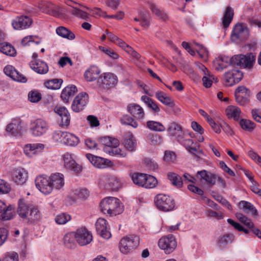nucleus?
<instances>
[{"label": "nucleus", "mask_w": 261, "mask_h": 261, "mask_svg": "<svg viewBox=\"0 0 261 261\" xmlns=\"http://www.w3.org/2000/svg\"><path fill=\"white\" fill-rule=\"evenodd\" d=\"M99 86L105 89L113 87L117 83L116 75L111 72L104 73L98 80Z\"/></svg>", "instance_id": "nucleus-12"}, {"label": "nucleus", "mask_w": 261, "mask_h": 261, "mask_svg": "<svg viewBox=\"0 0 261 261\" xmlns=\"http://www.w3.org/2000/svg\"><path fill=\"white\" fill-rule=\"evenodd\" d=\"M12 179L17 185H22L25 182L28 173L23 168H19L14 170L12 173Z\"/></svg>", "instance_id": "nucleus-29"}, {"label": "nucleus", "mask_w": 261, "mask_h": 261, "mask_svg": "<svg viewBox=\"0 0 261 261\" xmlns=\"http://www.w3.org/2000/svg\"><path fill=\"white\" fill-rule=\"evenodd\" d=\"M103 185L106 188L112 191H118L121 186L119 179L114 175H106L103 177L101 179Z\"/></svg>", "instance_id": "nucleus-17"}, {"label": "nucleus", "mask_w": 261, "mask_h": 261, "mask_svg": "<svg viewBox=\"0 0 261 261\" xmlns=\"http://www.w3.org/2000/svg\"><path fill=\"white\" fill-rule=\"evenodd\" d=\"M130 176L135 185L139 187H143L145 178L146 177V174L134 173L130 174Z\"/></svg>", "instance_id": "nucleus-46"}, {"label": "nucleus", "mask_w": 261, "mask_h": 261, "mask_svg": "<svg viewBox=\"0 0 261 261\" xmlns=\"http://www.w3.org/2000/svg\"><path fill=\"white\" fill-rule=\"evenodd\" d=\"M74 194L79 199H85L89 196V192L87 189H79L74 191Z\"/></svg>", "instance_id": "nucleus-62"}, {"label": "nucleus", "mask_w": 261, "mask_h": 261, "mask_svg": "<svg viewBox=\"0 0 261 261\" xmlns=\"http://www.w3.org/2000/svg\"><path fill=\"white\" fill-rule=\"evenodd\" d=\"M63 160L66 168L75 173H79L82 171V167L75 162L71 154L66 153L63 156Z\"/></svg>", "instance_id": "nucleus-20"}, {"label": "nucleus", "mask_w": 261, "mask_h": 261, "mask_svg": "<svg viewBox=\"0 0 261 261\" xmlns=\"http://www.w3.org/2000/svg\"><path fill=\"white\" fill-rule=\"evenodd\" d=\"M39 8L41 12L54 16L59 17L61 13V9L59 7L49 2L40 4Z\"/></svg>", "instance_id": "nucleus-19"}, {"label": "nucleus", "mask_w": 261, "mask_h": 261, "mask_svg": "<svg viewBox=\"0 0 261 261\" xmlns=\"http://www.w3.org/2000/svg\"><path fill=\"white\" fill-rule=\"evenodd\" d=\"M145 4L159 19L163 21H166L168 19V16L165 11L159 8L155 4L149 0H146Z\"/></svg>", "instance_id": "nucleus-23"}, {"label": "nucleus", "mask_w": 261, "mask_h": 261, "mask_svg": "<svg viewBox=\"0 0 261 261\" xmlns=\"http://www.w3.org/2000/svg\"><path fill=\"white\" fill-rule=\"evenodd\" d=\"M54 111L61 118L62 125L68 126L70 124V114L65 107L56 106L54 108Z\"/></svg>", "instance_id": "nucleus-26"}, {"label": "nucleus", "mask_w": 261, "mask_h": 261, "mask_svg": "<svg viewBox=\"0 0 261 261\" xmlns=\"http://www.w3.org/2000/svg\"><path fill=\"white\" fill-rule=\"evenodd\" d=\"M64 243L66 247L73 248L75 247V234L74 232L67 233L64 237Z\"/></svg>", "instance_id": "nucleus-42"}, {"label": "nucleus", "mask_w": 261, "mask_h": 261, "mask_svg": "<svg viewBox=\"0 0 261 261\" xmlns=\"http://www.w3.org/2000/svg\"><path fill=\"white\" fill-rule=\"evenodd\" d=\"M57 34L62 37L67 38L69 40H73L75 38L74 34L63 27H59L56 29Z\"/></svg>", "instance_id": "nucleus-43"}, {"label": "nucleus", "mask_w": 261, "mask_h": 261, "mask_svg": "<svg viewBox=\"0 0 261 261\" xmlns=\"http://www.w3.org/2000/svg\"><path fill=\"white\" fill-rule=\"evenodd\" d=\"M197 173L200 176L201 179H203L207 184L212 185L215 184L217 177L214 174L204 170L198 171Z\"/></svg>", "instance_id": "nucleus-37"}, {"label": "nucleus", "mask_w": 261, "mask_h": 261, "mask_svg": "<svg viewBox=\"0 0 261 261\" xmlns=\"http://www.w3.org/2000/svg\"><path fill=\"white\" fill-rule=\"evenodd\" d=\"M232 58L228 57H221L216 58L214 64L215 68L217 70H222L223 69L227 67L230 64H232Z\"/></svg>", "instance_id": "nucleus-32"}, {"label": "nucleus", "mask_w": 261, "mask_h": 261, "mask_svg": "<svg viewBox=\"0 0 261 261\" xmlns=\"http://www.w3.org/2000/svg\"><path fill=\"white\" fill-rule=\"evenodd\" d=\"M249 34V29L246 25L243 23H238L234 25L231 37L233 41H242L246 40Z\"/></svg>", "instance_id": "nucleus-8"}, {"label": "nucleus", "mask_w": 261, "mask_h": 261, "mask_svg": "<svg viewBox=\"0 0 261 261\" xmlns=\"http://www.w3.org/2000/svg\"><path fill=\"white\" fill-rule=\"evenodd\" d=\"M88 101L89 96L87 93H80L73 100L71 109L75 112H79L85 108Z\"/></svg>", "instance_id": "nucleus-11"}, {"label": "nucleus", "mask_w": 261, "mask_h": 261, "mask_svg": "<svg viewBox=\"0 0 261 261\" xmlns=\"http://www.w3.org/2000/svg\"><path fill=\"white\" fill-rule=\"evenodd\" d=\"M66 133V132L56 130L53 133L52 138L55 141L63 143Z\"/></svg>", "instance_id": "nucleus-60"}, {"label": "nucleus", "mask_w": 261, "mask_h": 261, "mask_svg": "<svg viewBox=\"0 0 261 261\" xmlns=\"http://www.w3.org/2000/svg\"><path fill=\"white\" fill-rule=\"evenodd\" d=\"M21 130V121L20 120H13L8 124L6 128V132L9 134L17 136Z\"/></svg>", "instance_id": "nucleus-31"}, {"label": "nucleus", "mask_w": 261, "mask_h": 261, "mask_svg": "<svg viewBox=\"0 0 261 261\" xmlns=\"http://www.w3.org/2000/svg\"><path fill=\"white\" fill-rule=\"evenodd\" d=\"M167 132L169 136L175 137L177 141H181L184 136L181 127L175 122H172L169 124Z\"/></svg>", "instance_id": "nucleus-27"}, {"label": "nucleus", "mask_w": 261, "mask_h": 261, "mask_svg": "<svg viewBox=\"0 0 261 261\" xmlns=\"http://www.w3.org/2000/svg\"><path fill=\"white\" fill-rule=\"evenodd\" d=\"M69 11L74 16L83 19H87L89 18V14L76 7L69 10Z\"/></svg>", "instance_id": "nucleus-55"}, {"label": "nucleus", "mask_w": 261, "mask_h": 261, "mask_svg": "<svg viewBox=\"0 0 261 261\" xmlns=\"http://www.w3.org/2000/svg\"><path fill=\"white\" fill-rule=\"evenodd\" d=\"M35 185L36 188L44 195H48L53 191L49 176H37L35 179Z\"/></svg>", "instance_id": "nucleus-10"}, {"label": "nucleus", "mask_w": 261, "mask_h": 261, "mask_svg": "<svg viewBox=\"0 0 261 261\" xmlns=\"http://www.w3.org/2000/svg\"><path fill=\"white\" fill-rule=\"evenodd\" d=\"M155 97L160 101L166 106L169 107H173L174 106L173 102L171 97L168 96L167 94L163 92H156Z\"/></svg>", "instance_id": "nucleus-40"}, {"label": "nucleus", "mask_w": 261, "mask_h": 261, "mask_svg": "<svg viewBox=\"0 0 261 261\" xmlns=\"http://www.w3.org/2000/svg\"><path fill=\"white\" fill-rule=\"evenodd\" d=\"M77 88L74 85H70L65 87L61 94V98L65 102H68L70 96L77 92Z\"/></svg>", "instance_id": "nucleus-36"}, {"label": "nucleus", "mask_w": 261, "mask_h": 261, "mask_svg": "<svg viewBox=\"0 0 261 261\" xmlns=\"http://www.w3.org/2000/svg\"><path fill=\"white\" fill-rule=\"evenodd\" d=\"M241 127L246 131L251 132L255 127V124L251 121L242 119L240 121Z\"/></svg>", "instance_id": "nucleus-53"}, {"label": "nucleus", "mask_w": 261, "mask_h": 261, "mask_svg": "<svg viewBox=\"0 0 261 261\" xmlns=\"http://www.w3.org/2000/svg\"><path fill=\"white\" fill-rule=\"evenodd\" d=\"M225 112L228 118H233L235 120L239 119L241 110L238 107L229 106L226 109Z\"/></svg>", "instance_id": "nucleus-39"}, {"label": "nucleus", "mask_w": 261, "mask_h": 261, "mask_svg": "<svg viewBox=\"0 0 261 261\" xmlns=\"http://www.w3.org/2000/svg\"><path fill=\"white\" fill-rule=\"evenodd\" d=\"M143 187L146 189H151L154 188L158 184L157 179L153 176L146 174L145 178Z\"/></svg>", "instance_id": "nucleus-49"}, {"label": "nucleus", "mask_w": 261, "mask_h": 261, "mask_svg": "<svg viewBox=\"0 0 261 261\" xmlns=\"http://www.w3.org/2000/svg\"><path fill=\"white\" fill-rule=\"evenodd\" d=\"M146 126L149 129L154 132H162L165 130V127L160 122L155 121H148Z\"/></svg>", "instance_id": "nucleus-45"}, {"label": "nucleus", "mask_w": 261, "mask_h": 261, "mask_svg": "<svg viewBox=\"0 0 261 261\" xmlns=\"http://www.w3.org/2000/svg\"><path fill=\"white\" fill-rule=\"evenodd\" d=\"M32 19L26 15H20L16 17L12 21V25L14 29L21 30L27 29L32 25Z\"/></svg>", "instance_id": "nucleus-13"}, {"label": "nucleus", "mask_w": 261, "mask_h": 261, "mask_svg": "<svg viewBox=\"0 0 261 261\" xmlns=\"http://www.w3.org/2000/svg\"><path fill=\"white\" fill-rule=\"evenodd\" d=\"M233 240V236L227 234L219 237L218 244L220 247H225L227 244L231 243Z\"/></svg>", "instance_id": "nucleus-56"}, {"label": "nucleus", "mask_w": 261, "mask_h": 261, "mask_svg": "<svg viewBox=\"0 0 261 261\" xmlns=\"http://www.w3.org/2000/svg\"><path fill=\"white\" fill-rule=\"evenodd\" d=\"M70 220V216L66 213L59 214L55 218L56 222L60 225L65 224Z\"/></svg>", "instance_id": "nucleus-59"}, {"label": "nucleus", "mask_w": 261, "mask_h": 261, "mask_svg": "<svg viewBox=\"0 0 261 261\" xmlns=\"http://www.w3.org/2000/svg\"><path fill=\"white\" fill-rule=\"evenodd\" d=\"M147 138L148 141L153 145L160 144L162 142V137L156 134L150 133L147 136Z\"/></svg>", "instance_id": "nucleus-58"}, {"label": "nucleus", "mask_w": 261, "mask_h": 261, "mask_svg": "<svg viewBox=\"0 0 261 261\" xmlns=\"http://www.w3.org/2000/svg\"><path fill=\"white\" fill-rule=\"evenodd\" d=\"M167 177L173 185L178 188H180L182 186L183 180L181 177L176 173L169 172L167 174Z\"/></svg>", "instance_id": "nucleus-44"}, {"label": "nucleus", "mask_w": 261, "mask_h": 261, "mask_svg": "<svg viewBox=\"0 0 261 261\" xmlns=\"http://www.w3.org/2000/svg\"><path fill=\"white\" fill-rule=\"evenodd\" d=\"M14 209L15 207L13 205L9 204L8 206L6 205V208L1 213V219L3 220H10L13 219L15 216Z\"/></svg>", "instance_id": "nucleus-38"}, {"label": "nucleus", "mask_w": 261, "mask_h": 261, "mask_svg": "<svg viewBox=\"0 0 261 261\" xmlns=\"http://www.w3.org/2000/svg\"><path fill=\"white\" fill-rule=\"evenodd\" d=\"M49 128V124L46 121L37 119L31 122L30 132L34 137H40L45 134Z\"/></svg>", "instance_id": "nucleus-6"}, {"label": "nucleus", "mask_w": 261, "mask_h": 261, "mask_svg": "<svg viewBox=\"0 0 261 261\" xmlns=\"http://www.w3.org/2000/svg\"><path fill=\"white\" fill-rule=\"evenodd\" d=\"M75 232V240L80 246L89 244L92 240V236L85 227L78 229Z\"/></svg>", "instance_id": "nucleus-14"}, {"label": "nucleus", "mask_w": 261, "mask_h": 261, "mask_svg": "<svg viewBox=\"0 0 261 261\" xmlns=\"http://www.w3.org/2000/svg\"><path fill=\"white\" fill-rule=\"evenodd\" d=\"M30 66L36 72L44 74L48 71L47 64L40 60H32L30 63Z\"/></svg>", "instance_id": "nucleus-28"}, {"label": "nucleus", "mask_w": 261, "mask_h": 261, "mask_svg": "<svg viewBox=\"0 0 261 261\" xmlns=\"http://www.w3.org/2000/svg\"><path fill=\"white\" fill-rule=\"evenodd\" d=\"M49 178L50 179V184L52 190H61L65 184L64 175L60 173L52 174Z\"/></svg>", "instance_id": "nucleus-25"}, {"label": "nucleus", "mask_w": 261, "mask_h": 261, "mask_svg": "<svg viewBox=\"0 0 261 261\" xmlns=\"http://www.w3.org/2000/svg\"><path fill=\"white\" fill-rule=\"evenodd\" d=\"M0 51L10 56H14L16 54L15 48L11 44L7 43L0 44Z\"/></svg>", "instance_id": "nucleus-47"}, {"label": "nucleus", "mask_w": 261, "mask_h": 261, "mask_svg": "<svg viewBox=\"0 0 261 261\" xmlns=\"http://www.w3.org/2000/svg\"><path fill=\"white\" fill-rule=\"evenodd\" d=\"M181 140L178 141L179 143L184 145L187 150L191 153L196 155L198 150L195 147V144L194 143L193 141L191 139H185L184 136H182Z\"/></svg>", "instance_id": "nucleus-35"}, {"label": "nucleus", "mask_w": 261, "mask_h": 261, "mask_svg": "<svg viewBox=\"0 0 261 261\" xmlns=\"http://www.w3.org/2000/svg\"><path fill=\"white\" fill-rule=\"evenodd\" d=\"M100 141L105 146L103 150L109 154L117 155L118 157L126 156V151L117 147L119 143L117 139L108 136L102 138Z\"/></svg>", "instance_id": "nucleus-3"}, {"label": "nucleus", "mask_w": 261, "mask_h": 261, "mask_svg": "<svg viewBox=\"0 0 261 261\" xmlns=\"http://www.w3.org/2000/svg\"><path fill=\"white\" fill-rule=\"evenodd\" d=\"M125 147L130 151H134L136 149V142L134 137L132 136L126 138L124 141Z\"/></svg>", "instance_id": "nucleus-57"}, {"label": "nucleus", "mask_w": 261, "mask_h": 261, "mask_svg": "<svg viewBox=\"0 0 261 261\" xmlns=\"http://www.w3.org/2000/svg\"><path fill=\"white\" fill-rule=\"evenodd\" d=\"M101 211L104 214L116 216L122 213L123 206L119 199L113 197H109L100 202Z\"/></svg>", "instance_id": "nucleus-2"}, {"label": "nucleus", "mask_w": 261, "mask_h": 261, "mask_svg": "<svg viewBox=\"0 0 261 261\" xmlns=\"http://www.w3.org/2000/svg\"><path fill=\"white\" fill-rule=\"evenodd\" d=\"M255 59L256 57L252 53L238 55L232 57V65L234 66L250 69L253 67Z\"/></svg>", "instance_id": "nucleus-4"}, {"label": "nucleus", "mask_w": 261, "mask_h": 261, "mask_svg": "<svg viewBox=\"0 0 261 261\" xmlns=\"http://www.w3.org/2000/svg\"><path fill=\"white\" fill-rule=\"evenodd\" d=\"M16 213L20 218L30 223H36L41 219L39 210L24 198L19 199Z\"/></svg>", "instance_id": "nucleus-1"}, {"label": "nucleus", "mask_w": 261, "mask_h": 261, "mask_svg": "<svg viewBox=\"0 0 261 261\" xmlns=\"http://www.w3.org/2000/svg\"><path fill=\"white\" fill-rule=\"evenodd\" d=\"M157 207L161 211L168 212L175 207V202L172 198L164 194L157 195L154 199Z\"/></svg>", "instance_id": "nucleus-5"}, {"label": "nucleus", "mask_w": 261, "mask_h": 261, "mask_svg": "<svg viewBox=\"0 0 261 261\" xmlns=\"http://www.w3.org/2000/svg\"><path fill=\"white\" fill-rule=\"evenodd\" d=\"M251 95V91L243 86L238 87L235 91L236 101L242 106L246 105L249 101Z\"/></svg>", "instance_id": "nucleus-16"}, {"label": "nucleus", "mask_w": 261, "mask_h": 261, "mask_svg": "<svg viewBox=\"0 0 261 261\" xmlns=\"http://www.w3.org/2000/svg\"><path fill=\"white\" fill-rule=\"evenodd\" d=\"M239 207L246 213H251L252 215L256 216L257 211L255 207L250 202L246 201H241L239 204Z\"/></svg>", "instance_id": "nucleus-41"}, {"label": "nucleus", "mask_w": 261, "mask_h": 261, "mask_svg": "<svg viewBox=\"0 0 261 261\" xmlns=\"http://www.w3.org/2000/svg\"><path fill=\"white\" fill-rule=\"evenodd\" d=\"M158 244L159 247L164 250L166 254L172 252L177 246L175 239L172 234L161 238L159 241Z\"/></svg>", "instance_id": "nucleus-9"}, {"label": "nucleus", "mask_w": 261, "mask_h": 261, "mask_svg": "<svg viewBox=\"0 0 261 261\" xmlns=\"http://www.w3.org/2000/svg\"><path fill=\"white\" fill-rule=\"evenodd\" d=\"M243 73L237 69L229 70L224 75V84L226 86H231L239 83L243 78Z\"/></svg>", "instance_id": "nucleus-15"}, {"label": "nucleus", "mask_w": 261, "mask_h": 261, "mask_svg": "<svg viewBox=\"0 0 261 261\" xmlns=\"http://www.w3.org/2000/svg\"><path fill=\"white\" fill-rule=\"evenodd\" d=\"M127 110L135 119L139 121H142L145 116L143 109L138 104L131 103L128 105L127 107Z\"/></svg>", "instance_id": "nucleus-24"}, {"label": "nucleus", "mask_w": 261, "mask_h": 261, "mask_svg": "<svg viewBox=\"0 0 261 261\" xmlns=\"http://www.w3.org/2000/svg\"><path fill=\"white\" fill-rule=\"evenodd\" d=\"M100 72V69L97 66H91L85 72V79L87 82L94 81L98 77Z\"/></svg>", "instance_id": "nucleus-30"}, {"label": "nucleus", "mask_w": 261, "mask_h": 261, "mask_svg": "<svg viewBox=\"0 0 261 261\" xmlns=\"http://www.w3.org/2000/svg\"><path fill=\"white\" fill-rule=\"evenodd\" d=\"M139 17L140 19V25L144 29H147L150 25V16L143 12H139Z\"/></svg>", "instance_id": "nucleus-51"}, {"label": "nucleus", "mask_w": 261, "mask_h": 261, "mask_svg": "<svg viewBox=\"0 0 261 261\" xmlns=\"http://www.w3.org/2000/svg\"><path fill=\"white\" fill-rule=\"evenodd\" d=\"M96 231L101 237L108 239L111 237V233L108 229L107 221L103 218H99L95 223Z\"/></svg>", "instance_id": "nucleus-21"}, {"label": "nucleus", "mask_w": 261, "mask_h": 261, "mask_svg": "<svg viewBox=\"0 0 261 261\" xmlns=\"http://www.w3.org/2000/svg\"><path fill=\"white\" fill-rule=\"evenodd\" d=\"M28 98L32 102H37L41 99V95L37 91H32L29 93Z\"/></svg>", "instance_id": "nucleus-61"}, {"label": "nucleus", "mask_w": 261, "mask_h": 261, "mask_svg": "<svg viewBox=\"0 0 261 261\" xmlns=\"http://www.w3.org/2000/svg\"><path fill=\"white\" fill-rule=\"evenodd\" d=\"M63 143L69 146H75L79 143V138L75 135L67 133L66 134Z\"/></svg>", "instance_id": "nucleus-48"}, {"label": "nucleus", "mask_w": 261, "mask_h": 261, "mask_svg": "<svg viewBox=\"0 0 261 261\" xmlns=\"http://www.w3.org/2000/svg\"><path fill=\"white\" fill-rule=\"evenodd\" d=\"M201 70L204 75L202 77L203 86L206 88H210L213 81L218 82L217 79L215 78L213 74H211L207 68L203 65H202Z\"/></svg>", "instance_id": "nucleus-33"}, {"label": "nucleus", "mask_w": 261, "mask_h": 261, "mask_svg": "<svg viewBox=\"0 0 261 261\" xmlns=\"http://www.w3.org/2000/svg\"><path fill=\"white\" fill-rule=\"evenodd\" d=\"M62 82V80L55 79L47 81L45 85L48 89L56 90L60 88Z\"/></svg>", "instance_id": "nucleus-54"}, {"label": "nucleus", "mask_w": 261, "mask_h": 261, "mask_svg": "<svg viewBox=\"0 0 261 261\" xmlns=\"http://www.w3.org/2000/svg\"><path fill=\"white\" fill-rule=\"evenodd\" d=\"M11 187L6 181L0 179V194H6L10 191Z\"/></svg>", "instance_id": "nucleus-63"}, {"label": "nucleus", "mask_w": 261, "mask_h": 261, "mask_svg": "<svg viewBox=\"0 0 261 261\" xmlns=\"http://www.w3.org/2000/svg\"><path fill=\"white\" fill-rule=\"evenodd\" d=\"M139 243V238L135 235H130L123 238L119 243V249L123 254H127L136 248Z\"/></svg>", "instance_id": "nucleus-7"}, {"label": "nucleus", "mask_w": 261, "mask_h": 261, "mask_svg": "<svg viewBox=\"0 0 261 261\" xmlns=\"http://www.w3.org/2000/svg\"><path fill=\"white\" fill-rule=\"evenodd\" d=\"M233 9L229 6L226 8L222 20V24L224 28H227L229 25L233 17Z\"/></svg>", "instance_id": "nucleus-34"}, {"label": "nucleus", "mask_w": 261, "mask_h": 261, "mask_svg": "<svg viewBox=\"0 0 261 261\" xmlns=\"http://www.w3.org/2000/svg\"><path fill=\"white\" fill-rule=\"evenodd\" d=\"M86 157L93 166L98 168H105L111 165V162L109 160L90 153L86 154Z\"/></svg>", "instance_id": "nucleus-18"}, {"label": "nucleus", "mask_w": 261, "mask_h": 261, "mask_svg": "<svg viewBox=\"0 0 261 261\" xmlns=\"http://www.w3.org/2000/svg\"><path fill=\"white\" fill-rule=\"evenodd\" d=\"M4 73L8 76L10 77L14 81L25 83L27 82L26 77L20 73L12 65H7L4 69Z\"/></svg>", "instance_id": "nucleus-22"}, {"label": "nucleus", "mask_w": 261, "mask_h": 261, "mask_svg": "<svg viewBox=\"0 0 261 261\" xmlns=\"http://www.w3.org/2000/svg\"><path fill=\"white\" fill-rule=\"evenodd\" d=\"M120 120L123 124L130 125L134 128H137L138 126V123L135 118L128 115H123Z\"/></svg>", "instance_id": "nucleus-50"}, {"label": "nucleus", "mask_w": 261, "mask_h": 261, "mask_svg": "<svg viewBox=\"0 0 261 261\" xmlns=\"http://www.w3.org/2000/svg\"><path fill=\"white\" fill-rule=\"evenodd\" d=\"M18 254L15 252H8L5 254L3 261H18Z\"/></svg>", "instance_id": "nucleus-64"}, {"label": "nucleus", "mask_w": 261, "mask_h": 261, "mask_svg": "<svg viewBox=\"0 0 261 261\" xmlns=\"http://www.w3.org/2000/svg\"><path fill=\"white\" fill-rule=\"evenodd\" d=\"M120 47L136 59H138L140 58V55L125 42H120Z\"/></svg>", "instance_id": "nucleus-52"}]
</instances>
